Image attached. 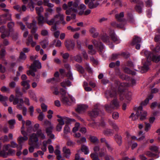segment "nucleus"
<instances>
[{"label":"nucleus","mask_w":160,"mask_h":160,"mask_svg":"<svg viewBox=\"0 0 160 160\" xmlns=\"http://www.w3.org/2000/svg\"><path fill=\"white\" fill-rule=\"evenodd\" d=\"M26 23L28 28L29 29L32 28V30L34 29L35 30H37V28L36 26V22L35 20H33L32 22L31 23L26 22Z\"/></svg>","instance_id":"f3484780"},{"label":"nucleus","mask_w":160,"mask_h":160,"mask_svg":"<svg viewBox=\"0 0 160 160\" xmlns=\"http://www.w3.org/2000/svg\"><path fill=\"white\" fill-rule=\"evenodd\" d=\"M90 141L93 143L98 142V139L95 136H91L89 138Z\"/></svg>","instance_id":"8fccbe9b"},{"label":"nucleus","mask_w":160,"mask_h":160,"mask_svg":"<svg viewBox=\"0 0 160 160\" xmlns=\"http://www.w3.org/2000/svg\"><path fill=\"white\" fill-rule=\"evenodd\" d=\"M147 59V62H150L152 60L153 62H158L160 61V55H153L152 53L148 50L143 51Z\"/></svg>","instance_id":"20e7f679"},{"label":"nucleus","mask_w":160,"mask_h":160,"mask_svg":"<svg viewBox=\"0 0 160 160\" xmlns=\"http://www.w3.org/2000/svg\"><path fill=\"white\" fill-rule=\"evenodd\" d=\"M36 68L38 69H40L42 68L41 63L38 60H36L33 61L30 66V69L27 71V74L28 75H31L33 77L35 75L34 72L37 71Z\"/></svg>","instance_id":"f03ea898"},{"label":"nucleus","mask_w":160,"mask_h":160,"mask_svg":"<svg viewBox=\"0 0 160 160\" xmlns=\"http://www.w3.org/2000/svg\"><path fill=\"white\" fill-rule=\"evenodd\" d=\"M112 117L113 119L116 120L119 118V114L117 112H115L113 113Z\"/></svg>","instance_id":"774afa93"},{"label":"nucleus","mask_w":160,"mask_h":160,"mask_svg":"<svg viewBox=\"0 0 160 160\" xmlns=\"http://www.w3.org/2000/svg\"><path fill=\"white\" fill-rule=\"evenodd\" d=\"M136 114L138 117H140V119L142 121L146 118L147 112L143 110L142 107V106H140L137 109Z\"/></svg>","instance_id":"0eeeda50"},{"label":"nucleus","mask_w":160,"mask_h":160,"mask_svg":"<svg viewBox=\"0 0 160 160\" xmlns=\"http://www.w3.org/2000/svg\"><path fill=\"white\" fill-rule=\"evenodd\" d=\"M36 31L34 29L31 30V32L32 34L28 35L26 41V43L27 45H31L32 47H34L36 45V42L34 41L32 39V36H33L35 40L38 39L39 35L38 33H36Z\"/></svg>","instance_id":"7ed1b4c3"},{"label":"nucleus","mask_w":160,"mask_h":160,"mask_svg":"<svg viewBox=\"0 0 160 160\" xmlns=\"http://www.w3.org/2000/svg\"><path fill=\"white\" fill-rule=\"evenodd\" d=\"M40 43L43 48H45L48 44V42L45 39L40 42Z\"/></svg>","instance_id":"2f4dec72"},{"label":"nucleus","mask_w":160,"mask_h":160,"mask_svg":"<svg viewBox=\"0 0 160 160\" xmlns=\"http://www.w3.org/2000/svg\"><path fill=\"white\" fill-rule=\"evenodd\" d=\"M89 3L88 7L90 9H92L96 8L99 4V3L98 2H93L94 0H92Z\"/></svg>","instance_id":"5701e85b"},{"label":"nucleus","mask_w":160,"mask_h":160,"mask_svg":"<svg viewBox=\"0 0 160 160\" xmlns=\"http://www.w3.org/2000/svg\"><path fill=\"white\" fill-rule=\"evenodd\" d=\"M75 67L77 70L79 72L81 73H84V70L83 67L79 64H76L75 65Z\"/></svg>","instance_id":"7c9ffc66"},{"label":"nucleus","mask_w":160,"mask_h":160,"mask_svg":"<svg viewBox=\"0 0 160 160\" xmlns=\"http://www.w3.org/2000/svg\"><path fill=\"white\" fill-rule=\"evenodd\" d=\"M68 96L70 100H69L68 98L67 97L62 96V98L61 101L63 104L66 105H70L72 103L75 102V99L72 96L70 95H69Z\"/></svg>","instance_id":"6e6552de"},{"label":"nucleus","mask_w":160,"mask_h":160,"mask_svg":"<svg viewBox=\"0 0 160 160\" xmlns=\"http://www.w3.org/2000/svg\"><path fill=\"white\" fill-rule=\"evenodd\" d=\"M109 125L116 131H118L119 130V126L114 121L109 120L108 121Z\"/></svg>","instance_id":"a211bd4d"},{"label":"nucleus","mask_w":160,"mask_h":160,"mask_svg":"<svg viewBox=\"0 0 160 160\" xmlns=\"http://www.w3.org/2000/svg\"><path fill=\"white\" fill-rule=\"evenodd\" d=\"M138 116L136 114H134V113H132L131 115L129 117V118L132 120H135L137 119L138 118Z\"/></svg>","instance_id":"5fc2aeb1"},{"label":"nucleus","mask_w":160,"mask_h":160,"mask_svg":"<svg viewBox=\"0 0 160 160\" xmlns=\"http://www.w3.org/2000/svg\"><path fill=\"white\" fill-rule=\"evenodd\" d=\"M1 140L3 142H7L9 141V139L8 138V137L7 135H4V136L1 137L0 138Z\"/></svg>","instance_id":"e2e57ef3"},{"label":"nucleus","mask_w":160,"mask_h":160,"mask_svg":"<svg viewBox=\"0 0 160 160\" xmlns=\"http://www.w3.org/2000/svg\"><path fill=\"white\" fill-rule=\"evenodd\" d=\"M53 128V126H50L46 128V132L47 135L52 139L54 138V135L52 133V130Z\"/></svg>","instance_id":"4468645a"},{"label":"nucleus","mask_w":160,"mask_h":160,"mask_svg":"<svg viewBox=\"0 0 160 160\" xmlns=\"http://www.w3.org/2000/svg\"><path fill=\"white\" fill-rule=\"evenodd\" d=\"M148 69V65L145 63V64H144L143 66L142 67L141 72L142 73L145 72L147 71Z\"/></svg>","instance_id":"c03bdc74"},{"label":"nucleus","mask_w":160,"mask_h":160,"mask_svg":"<svg viewBox=\"0 0 160 160\" xmlns=\"http://www.w3.org/2000/svg\"><path fill=\"white\" fill-rule=\"evenodd\" d=\"M28 93L30 96V97L32 98L34 101H37V98H36V95L33 91L31 90H29L28 91Z\"/></svg>","instance_id":"72a5a7b5"},{"label":"nucleus","mask_w":160,"mask_h":160,"mask_svg":"<svg viewBox=\"0 0 160 160\" xmlns=\"http://www.w3.org/2000/svg\"><path fill=\"white\" fill-rule=\"evenodd\" d=\"M92 42L96 47L99 48V50L101 52V51L103 48V46L102 43L100 42H97L95 40H93Z\"/></svg>","instance_id":"aec40b11"},{"label":"nucleus","mask_w":160,"mask_h":160,"mask_svg":"<svg viewBox=\"0 0 160 160\" xmlns=\"http://www.w3.org/2000/svg\"><path fill=\"white\" fill-rule=\"evenodd\" d=\"M56 18V17L55 18H53L50 20H46L45 22L49 25H56L57 24L55 20Z\"/></svg>","instance_id":"393cba45"},{"label":"nucleus","mask_w":160,"mask_h":160,"mask_svg":"<svg viewBox=\"0 0 160 160\" xmlns=\"http://www.w3.org/2000/svg\"><path fill=\"white\" fill-rule=\"evenodd\" d=\"M85 68L88 72L90 73H92V71L91 68L89 66L88 64L86 63L85 65Z\"/></svg>","instance_id":"69168bd1"},{"label":"nucleus","mask_w":160,"mask_h":160,"mask_svg":"<svg viewBox=\"0 0 160 160\" xmlns=\"http://www.w3.org/2000/svg\"><path fill=\"white\" fill-rule=\"evenodd\" d=\"M15 93L16 94V96L17 97H19L20 96H22L23 93L20 91V89L18 87H16L15 90Z\"/></svg>","instance_id":"a19ab883"},{"label":"nucleus","mask_w":160,"mask_h":160,"mask_svg":"<svg viewBox=\"0 0 160 160\" xmlns=\"http://www.w3.org/2000/svg\"><path fill=\"white\" fill-rule=\"evenodd\" d=\"M38 24L39 25H42L45 22V21L44 20V18L42 15L39 16L38 18Z\"/></svg>","instance_id":"a878e982"},{"label":"nucleus","mask_w":160,"mask_h":160,"mask_svg":"<svg viewBox=\"0 0 160 160\" xmlns=\"http://www.w3.org/2000/svg\"><path fill=\"white\" fill-rule=\"evenodd\" d=\"M17 117L18 119V120L20 121H22V128H24V125L25 123V121L23 120L22 119V116L20 114H18L17 115Z\"/></svg>","instance_id":"e433bc0d"},{"label":"nucleus","mask_w":160,"mask_h":160,"mask_svg":"<svg viewBox=\"0 0 160 160\" xmlns=\"http://www.w3.org/2000/svg\"><path fill=\"white\" fill-rule=\"evenodd\" d=\"M101 106L99 104H96L94 107V108L89 113V115L92 117H97L100 111Z\"/></svg>","instance_id":"1a4fd4ad"},{"label":"nucleus","mask_w":160,"mask_h":160,"mask_svg":"<svg viewBox=\"0 0 160 160\" xmlns=\"http://www.w3.org/2000/svg\"><path fill=\"white\" fill-rule=\"evenodd\" d=\"M90 157L92 159V160H100L98 157V153H92L90 154Z\"/></svg>","instance_id":"c9c22d12"},{"label":"nucleus","mask_w":160,"mask_h":160,"mask_svg":"<svg viewBox=\"0 0 160 160\" xmlns=\"http://www.w3.org/2000/svg\"><path fill=\"white\" fill-rule=\"evenodd\" d=\"M123 16L124 14L123 12L120 13L119 14H116L115 15L116 18L119 21H122Z\"/></svg>","instance_id":"4c0bfd02"},{"label":"nucleus","mask_w":160,"mask_h":160,"mask_svg":"<svg viewBox=\"0 0 160 160\" xmlns=\"http://www.w3.org/2000/svg\"><path fill=\"white\" fill-rule=\"evenodd\" d=\"M65 118L62 117H60V118L58 119L57 121L59 122L58 124L63 125L64 124V120Z\"/></svg>","instance_id":"6e6d98bb"},{"label":"nucleus","mask_w":160,"mask_h":160,"mask_svg":"<svg viewBox=\"0 0 160 160\" xmlns=\"http://www.w3.org/2000/svg\"><path fill=\"white\" fill-rule=\"evenodd\" d=\"M70 129L69 126L67 125H65L64 128V133L65 134H67L70 132Z\"/></svg>","instance_id":"bf43d9fd"},{"label":"nucleus","mask_w":160,"mask_h":160,"mask_svg":"<svg viewBox=\"0 0 160 160\" xmlns=\"http://www.w3.org/2000/svg\"><path fill=\"white\" fill-rule=\"evenodd\" d=\"M28 137L27 136L23 137L22 136L19 137L17 139L18 143L20 144V146L18 147V148H19L20 149H21L22 148V144L24 143L25 141L28 140Z\"/></svg>","instance_id":"2eb2a0df"},{"label":"nucleus","mask_w":160,"mask_h":160,"mask_svg":"<svg viewBox=\"0 0 160 160\" xmlns=\"http://www.w3.org/2000/svg\"><path fill=\"white\" fill-rule=\"evenodd\" d=\"M149 149L152 151L155 152H158V148L157 146L155 145H152L150 147Z\"/></svg>","instance_id":"3c124183"},{"label":"nucleus","mask_w":160,"mask_h":160,"mask_svg":"<svg viewBox=\"0 0 160 160\" xmlns=\"http://www.w3.org/2000/svg\"><path fill=\"white\" fill-rule=\"evenodd\" d=\"M6 54V52L4 49H2L0 52V58L3 59V58Z\"/></svg>","instance_id":"0e129e2a"},{"label":"nucleus","mask_w":160,"mask_h":160,"mask_svg":"<svg viewBox=\"0 0 160 160\" xmlns=\"http://www.w3.org/2000/svg\"><path fill=\"white\" fill-rule=\"evenodd\" d=\"M89 125L93 128H97V129H100L99 128L97 127V126L99 125L98 122H93L89 123Z\"/></svg>","instance_id":"79ce46f5"},{"label":"nucleus","mask_w":160,"mask_h":160,"mask_svg":"<svg viewBox=\"0 0 160 160\" xmlns=\"http://www.w3.org/2000/svg\"><path fill=\"white\" fill-rule=\"evenodd\" d=\"M3 10L6 12V13L2 15L3 17L6 18L8 20H11V15L9 12V10L7 9H4Z\"/></svg>","instance_id":"6ab92c4d"},{"label":"nucleus","mask_w":160,"mask_h":160,"mask_svg":"<svg viewBox=\"0 0 160 160\" xmlns=\"http://www.w3.org/2000/svg\"><path fill=\"white\" fill-rule=\"evenodd\" d=\"M111 39L114 42H117V43H119L120 41L115 33L113 32L110 34Z\"/></svg>","instance_id":"c85d7f7f"},{"label":"nucleus","mask_w":160,"mask_h":160,"mask_svg":"<svg viewBox=\"0 0 160 160\" xmlns=\"http://www.w3.org/2000/svg\"><path fill=\"white\" fill-rule=\"evenodd\" d=\"M35 9L36 13L38 16L41 15V13L43 11V8L42 7H36Z\"/></svg>","instance_id":"f704fd0d"},{"label":"nucleus","mask_w":160,"mask_h":160,"mask_svg":"<svg viewBox=\"0 0 160 160\" xmlns=\"http://www.w3.org/2000/svg\"><path fill=\"white\" fill-rule=\"evenodd\" d=\"M61 86L66 88V86H70L71 85V82L68 80H65L61 83Z\"/></svg>","instance_id":"c756f323"},{"label":"nucleus","mask_w":160,"mask_h":160,"mask_svg":"<svg viewBox=\"0 0 160 160\" xmlns=\"http://www.w3.org/2000/svg\"><path fill=\"white\" fill-rule=\"evenodd\" d=\"M62 58L64 59V60H63V62H65L66 61L65 60L68 59V57H69V54L68 53H65L62 54Z\"/></svg>","instance_id":"4d7b16f0"},{"label":"nucleus","mask_w":160,"mask_h":160,"mask_svg":"<svg viewBox=\"0 0 160 160\" xmlns=\"http://www.w3.org/2000/svg\"><path fill=\"white\" fill-rule=\"evenodd\" d=\"M143 5L142 2H140V5H137L135 8L136 10L139 13H141L142 11V8L143 7Z\"/></svg>","instance_id":"49530a36"},{"label":"nucleus","mask_w":160,"mask_h":160,"mask_svg":"<svg viewBox=\"0 0 160 160\" xmlns=\"http://www.w3.org/2000/svg\"><path fill=\"white\" fill-rule=\"evenodd\" d=\"M14 26V23L12 22H11L8 23V27L10 31H12L13 30V28Z\"/></svg>","instance_id":"ea45409f"},{"label":"nucleus","mask_w":160,"mask_h":160,"mask_svg":"<svg viewBox=\"0 0 160 160\" xmlns=\"http://www.w3.org/2000/svg\"><path fill=\"white\" fill-rule=\"evenodd\" d=\"M141 39L138 36H135L133 38L131 44L132 45H136V49H139L140 47V43L141 42Z\"/></svg>","instance_id":"9d476101"},{"label":"nucleus","mask_w":160,"mask_h":160,"mask_svg":"<svg viewBox=\"0 0 160 160\" xmlns=\"http://www.w3.org/2000/svg\"><path fill=\"white\" fill-rule=\"evenodd\" d=\"M45 117L44 114L43 113H40L38 117V120L40 121H42L43 120Z\"/></svg>","instance_id":"680f3d73"},{"label":"nucleus","mask_w":160,"mask_h":160,"mask_svg":"<svg viewBox=\"0 0 160 160\" xmlns=\"http://www.w3.org/2000/svg\"><path fill=\"white\" fill-rule=\"evenodd\" d=\"M30 82V81L29 80L22 81L21 82V84L26 90H28L30 87V85L29 84Z\"/></svg>","instance_id":"412c9836"},{"label":"nucleus","mask_w":160,"mask_h":160,"mask_svg":"<svg viewBox=\"0 0 160 160\" xmlns=\"http://www.w3.org/2000/svg\"><path fill=\"white\" fill-rule=\"evenodd\" d=\"M0 31L2 33L1 35V37L2 38H4L6 37H8L9 35V32L6 29L5 27L4 26L0 27Z\"/></svg>","instance_id":"ddd939ff"},{"label":"nucleus","mask_w":160,"mask_h":160,"mask_svg":"<svg viewBox=\"0 0 160 160\" xmlns=\"http://www.w3.org/2000/svg\"><path fill=\"white\" fill-rule=\"evenodd\" d=\"M80 124L79 123H76L75 124V127L73 128L72 131L73 132H76L78 130Z\"/></svg>","instance_id":"13d9d810"},{"label":"nucleus","mask_w":160,"mask_h":160,"mask_svg":"<svg viewBox=\"0 0 160 160\" xmlns=\"http://www.w3.org/2000/svg\"><path fill=\"white\" fill-rule=\"evenodd\" d=\"M63 151L66 157L67 158H69L71 154L70 150L65 146L63 148Z\"/></svg>","instance_id":"4be33fe9"},{"label":"nucleus","mask_w":160,"mask_h":160,"mask_svg":"<svg viewBox=\"0 0 160 160\" xmlns=\"http://www.w3.org/2000/svg\"><path fill=\"white\" fill-rule=\"evenodd\" d=\"M8 98L6 96H3L1 94H0V101L1 102H6L8 100Z\"/></svg>","instance_id":"603ef678"},{"label":"nucleus","mask_w":160,"mask_h":160,"mask_svg":"<svg viewBox=\"0 0 160 160\" xmlns=\"http://www.w3.org/2000/svg\"><path fill=\"white\" fill-rule=\"evenodd\" d=\"M81 150L82 152H84L85 154H87L89 153V150L87 146L83 145L82 146Z\"/></svg>","instance_id":"58836bf2"},{"label":"nucleus","mask_w":160,"mask_h":160,"mask_svg":"<svg viewBox=\"0 0 160 160\" xmlns=\"http://www.w3.org/2000/svg\"><path fill=\"white\" fill-rule=\"evenodd\" d=\"M118 85H120V86L119 87L118 91L120 92H123L124 91V89L122 88L121 87H123L124 86H128V85L126 84H125L124 83H120V82H119L118 83Z\"/></svg>","instance_id":"de8ad7c7"},{"label":"nucleus","mask_w":160,"mask_h":160,"mask_svg":"<svg viewBox=\"0 0 160 160\" xmlns=\"http://www.w3.org/2000/svg\"><path fill=\"white\" fill-rule=\"evenodd\" d=\"M103 133L105 135H108L111 134L112 132V130L110 129H107L104 130L103 132Z\"/></svg>","instance_id":"052dcab7"},{"label":"nucleus","mask_w":160,"mask_h":160,"mask_svg":"<svg viewBox=\"0 0 160 160\" xmlns=\"http://www.w3.org/2000/svg\"><path fill=\"white\" fill-rule=\"evenodd\" d=\"M37 135L38 137L42 139H44L46 138L45 135L41 129H39L37 131Z\"/></svg>","instance_id":"b1692460"},{"label":"nucleus","mask_w":160,"mask_h":160,"mask_svg":"<svg viewBox=\"0 0 160 160\" xmlns=\"http://www.w3.org/2000/svg\"><path fill=\"white\" fill-rule=\"evenodd\" d=\"M49 2V0H43V3L45 5L50 8L53 7L54 5Z\"/></svg>","instance_id":"37998d69"},{"label":"nucleus","mask_w":160,"mask_h":160,"mask_svg":"<svg viewBox=\"0 0 160 160\" xmlns=\"http://www.w3.org/2000/svg\"><path fill=\"white\" fill-rule=\"evenodd\" d=\"M88 106L85 105H79L77 106L76 110L78 113H82L86 110Z\"/></svg>","instance_id":"dca6fc26"},{"label":"nucleus","mask_w":160,"mask_h":160,"mask_svg":"<svg viewBox=\"0 0 160 160\" xmlns=\"http://www.w3.org/2000/svg\"><path fill=\"white\" fill-rule=\"evenodd\" d=\"M114 137L115 140L119 146H120L122 143V138L121 136L118 135H116Z\"/></svg>","instance_id":"cd10ccee"},{"label":"nucleus","mask_w":160,"mask_h":160,"mask_svg":"<svg viewBox=\"0 0 160 160\" xmlns=\"http://www.w3.org/2000/svg\"><path fill=\"white\" fill-rule=\"evenodd\" d=\"M28 6L29 7V8H30V10L33 11L34 10V4L33 2L32 1L30 3H29L28 4Z\"/></svg>","instance_id":"338daca9"},{"label":"nucleus","mask_w":160,"mask_h":160,"mask_svg":"<svg viewBox=\"0 0 160 160\" xmlns=\"http://www.w3.org/2000/svg\"><path fill=\"white\" fill-rule=\"evenodd\" d=\"M28 144L30 146L28 150L30 153L33 152L35 148L38 147V139L35 133H33L30 136Z\"/></svg>","instance_id":"f257e3e1"},{"label":"nucleus","mask_w":160,"mask_h":160,"mask_svg":"<svg viewBox=\"0 0 160 160\" xmlns=\"http://www.w3.org/2000/svg\"><path fill=\"white\" fill-rule=\"evenodd\" d=\"M119 106L118 102L117 99H114L112 101L110 105L107 104L105 105V110L108 112L111 113L113 109L118 108Z\"/></svg>","instance_id":"39448f33"},{"label":"nucleus","mask_w":160,"mask_h":160,"mask_svg":"<svg viewBox=\"0 0 160 160\" xmlns=\"http://www.w3.org/2000/svg\"><path fill=\"white\" fill-rule=\"evenodd\" d=\"M75 142H73L70 139L68 140L67 144V145L70 147H73L75 145Z\"/></svg>","instance_id":"864d4df0"},{"label":"nucleus","mask_w":160,"mask_h":160,"mask_svg":"<svg viewBox=\"0 0 160 160\" xmlns=\"http://www.w3.org/2000/svg\"><path fill=\"white\" fill-rule=\"evenodd\" d=\"M10 128L12 129L14 127V125L15 123V121L14 119H12L8 122Z\"/></svg>","instance_id":"09e8293b"},{"label":"nucleus","mask_w":160,"mask_h":160,"mask_svg":"<svg viewBox=\"0 0 160 160\" xmlns=\"http://www.w3.org/2000/svg\"><path fill=\"white\" fill-rule=\"evenodd\" d=\"M80 0H74V2L70 1L68 2V6L69 7H72L69 10H67L66 13L67 15H69L71 12H77V8L78 6Z\"/></svg>","instance_id":"423d86ee"},{"label":"nucleus","mask_w":160,"mask_h":160,"mask_svg":"<svg viewBox=\"0 0 160 160\" xmlns=\"http://www.w3.org/2000/svg\"><path fill=\"white\" fill-rule=\"evenodd\" d=\"M31 122L29 120H28L26 121V124L27 126V132L28 133H30V130L32 129V127H31Z\"/></svg>","instance_id":"bb28decb"},{"label":"nucleus","mask_w":160,"mask_h":160,"mask_svg":"<svg viewBox=\"0 0 160 160\" xmlns=\"http://www.w3.org/2000/svg\"><path fill=\"white\" fill-rule=\"evenodd\" d=\"M26 58V56L23 52H21L20 54L19 58L18 60V62H20L21 60H25Z\"/></svg>","instance_id":"473e14b6"},{"label":"nucleus","mask_w":160,"mask_h":160,"mask_svg":"<svg viewBox=\"0 0 160 160\" xmlns=\"http://www.w3.org/2000/svg\"><path fill=\"white\" fill-rule=\"evenodd\" d=\"M56 16V18L55 20L57 24L59 23L60 22L63 24H65L66 22L64 19V16L63 14L61 13H58L54 16L53 18H55Z\"/></svg>","instance_id":"9b49d317"},{"label":"nucleus","mask_w":160,"mask_h":160,"mask_svg":"<svg viewBox=\"0 0 160 160\" xmlns=\"http://www.w3.org/2000/svg\"><path fill=\"white\" fill-rule=\"evenodd\" d=\"M65 45L68 50L73 49L75 46V43L72 40H66L65 42Z\"/></svg>","instance_id":"f8f14e48"},{"label":"nucleus","mask_w":160,"mask_h":160,"mask_svg":"<svg viewBox=\"0 0 160 160\" xmlns=\"http://www.w3.org/2000/svg\"><path fill=\"white\" fill-rule=\"evenodd\" d=\"M73 59L78 62H81L82 61V58L79 55H77L72 57Z\"/></svg>","instance_id":"a18cd8bd"}]
</instances>
